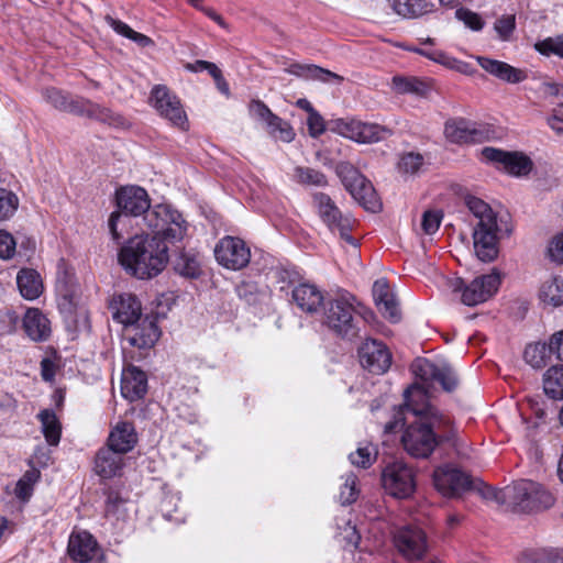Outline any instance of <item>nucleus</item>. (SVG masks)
Segmentation results:
<instances>
[{
    "instance_id": "1",
    "label": "nucleus",
    "mask_w": 563,
    "mask_h": 563,
    "mask_svg": "<svg viewBox=\"0 0 563 563\" xmlns=\"http://www.w3.org/2000/svg\"><path fill=\"white\" fill-rule=\"evenodd\" d=\"M411 369L422 384H413L404 391L405 402L396 411L394 420L386 423L385 432H394L399 426L402 427L410 413L413 420L405 429L401 443L411 456L428 457L440 442H453L456 429L449 416L430 404L427 386L437 382L445 391H452L459 379L450 365L433 363L428 358H417Z\"/></svg>"
},
{
    "instance_id": "2",
    "label": "nucleus",
    "mask_w": 563,
    "mask_h": 563,
    "mask_svg": "<svg viewBox=\"0 0 563 563\" xmlns=\"http://www.w3.org/2000/svg\"><path fill=\"white\" fill-rule=\"evenodd\" d=\"M119 211L111 213L109 230L113 240L119 241L122 232L119 227H125L130 217L139 219L137 225L152 233L161 234L170 242H180L188 232V222L183 214L169 205L161 203L151 207V200L145 189L140 186H125L117 191Z\"/></svg>"
},
{
    "instance_id": "3",
    "label": "nucleus",
    "mask_w": 563,
    "mask_h": 563,
    "mask_svg": "<svg viewBox=\"0 0 563 563\" xmlns=\"http://www.w3.org/2000/svg\"><path fill=\"white\" fill-rule=\"evenodd\" d=\"M168 243L161 234H135L119 250L118 261L122 268L137 279H151L159 275L168 263Z\"/></svg>"
},
{
    "instance_id": "4",
    "label": "nucleus",
    "mask_w": 563,
    "mask_h": 563,
    "mask_svg": "<svg viewBox=\"0 0 563 563\" xmlns=\"http://www.w3.org/2000/svg\"><path fill=\"white\" fill-rule=\"evenodd\" d=\"M360 318L366 319L364 308L349 294H340L324 308V324L336 335L352 341L358 336Z\"/></svg>"
},
{
    "instance_id": "5",
    "label": "nucleus",
    "mask_w": 563,
    "mask_h": 563,
    "mask_svg": "<svg viewBox=\"0 0 563 563\" xmlns=\"http://www.w3.org/2000/svg\"><path fill=\"white\" fill-rule=\"evenodd\" d=\"M43 97L58 110L76 114H87L88 117L113 126H121L124 124L123 117L112 112L110 109L81 98L70 99L69 96L56 88H46L43 92Z\"/></svg>"
},
{
    "instance_id": "6",
    "label": "nucleus",
    "mask_w": 563,
    "mask_h": 563,
    "mask_svg": "<svg viewBox=\"0 0 563 563\" xmlns=\"http://www.w3.org/2000/svg\"><path fill=\"white\" fill-rule=\"evenodd\" d=\"M382 485L391 497L408 499L417 489V472L404 461L390 462L382 471Z\"/></svg>"
},
{
    "instance_id": "7",
    "label": "nucleus",
    "mask_w": 563,
    "mask_h": 563,
    "mask_svg": "<svg viewBox=\"0 0 563 563\" xmlns=\"http://www.w3.org/2000/svg\"><path fill=\"white\" fill-rule=\"evenodd\" d=\"M338 174L346 190L364 209L372 212L380 210L382 203L373 185L356 168L347 163L340 164Z\"/></svg>"
},
{
    "instance_id": "8",
    "label": "nucleus",
    "mask_w": 563,
    "mask_h": 563,
    "mask_svg": "<svg viewBox=\"0 0 563 563\" xmlns=\"http://www.w3.org/2000/svg\"><path fill=\"white\" fill-rule=\"evenodd\" d=\"M507 497L525 510H539L550 508L554 497L540 484L521 479L507 488Z\"/></svg>"
},
{
    "instance_id": "9",
    "label": "nucleus",
    "mask_w": 563,
    "mask_h": 563,
    "mask_svg": "<svg viewBox=\"0 0 563 563\" xmlns=\"http://www.w3.org/2000/svg\"><path fill=\"white\" fill-rule=\"evenodd\" d=\"M333 131L357 143L379 142L390 134V130L386 126L355 119H338L333 121Z\"/></svg>"
},
{
    "instance_id": "10",
    "label": "nucleus",
    "mask_w": 563,
    "mask_h": 563,
    "mask_svg": "<svg viewBox=\"0 0 563 563\" xmlns=\"http://www.w3.org/2000/svg\"><path fill=\"white\" fill-rule=\"evenodd\" d=\"M499 285L500 276L496 272L476 277L466 286L459 278L452 283L454 290L462 291L461 299L466 306H476L486 301L497 291Z\"/></svg>"
},
{
    "instance_id": "11",
    "label": "nucleus",
    "mask_w": 563,
    "mask_h": 563,
    "mask_svg": "<svg viewBox=\"0 0 563 563\" xmlns=\"http://www.w3.org/2000/svg\"><path fill=\"white\" fill-rule=\"evenodd\" d=\"M313 202L317 207L320 218L327 224V227L333 232L338 231L344 241L356 247L357 243L355 239H353V236L350 234V230L352 229V220L341 213L331 198L325 194L319 192L313 196Z\"/></svg>"
},
{
    "instance_id": "12",
    "label": "nucleus",
    "mask_w": 563,
    "mask_h": 563,
    "mask_svg": "<svg viewBox=\"0 0 563 563\" xmlns=\"http://www.w3.org/2000/svg\"><path fill=\"white\" fill-rule=\"evenodd\" d=\"M151 103L159 115L168 120L173 125L181 130L187 129V115L180 100L166 86L156 85L153 87Z\"/></svg>"
},
{
    "instance_id": "13",
    "label": "nucleus",
    "mask_w": 563,
    "mask_h": 563,
    "mask_svg": "<svg viewBox=\"0 0 563 563\" xmlns=\"http://www.w3.org/2000/svg\"><path fill=\"white\" fill-rule=\"evenodd\" d=\"M214 256L221 266L239 271L250 263L251 251L242 239L227 235L217 243Z\"/></svg>"
},
{
    "instance_id": "14",
    "label": "nucleus",
    "mask_w": 563,
    "mask_h": 563,
    "mask_svg": "<svg viewBox=\"0 0 563 563\" xmlns=\"http://www.w3.org/2000/svg\"><path fill=\"white\" fill-rule=\"evenodd\" d=\"M249 112L252 119L265 125L267 133L273 139L286 143L295 139L296 134L291 125L274 114L263 101L252 100L249 104Z\"/></svg>"
},
{
    "instance_id": "15",
    "label": "nucleus",
    "mask_w": 563,
    "mask_h": 563,
    "mask_svg": "<svg viewBox=\"0 0 563 563\" xmlns=\"http://www.w3.org/2000/svg\"><path fill=\"white\" fill-rule=\"evenodd\" d=\"M393 541L397 551L407 560H421L428 550L424 531L417 526H402L394 532Z\"/></svg>"
},
{
    "instance_id": "16",
    "label": "nucleus",
    "mask_w": 563,
    "mask_h": 563,
    "mask_svg": "<svg viewBox=\"0 0 563 563\" xmlns=\"http://www.w3.org/2000/svg\"><path fill=\"white\" fill-rule=\"evenodd\" d=\"M482 158L487 163L496 164L498 168L505 169L508 174L521 177L528 175L533 163L527 155L518 152H505L494 147H484Z\"/></svg>"
},
{
    "instance_id": "17",
    "label": "nucleus",
    "mask_w": 563,
    "mask_h": 563,
    "mask_svg": "<svg viewBox=\"0 0 563 563\" xmlns=\"http://www.w3.org/2000/svg\"><path fill=\"white\" fill-rule=\"evenodd\" d=\"M470 476L460 468L445 464L433 471V485L444 497H456L471 487Z\"/></svg>"
},
{
    "instance_id": "18",
    "label": "nucleus",
    "mask_w": 563,
    "mask_h": 563,
    "mask_svg": "<svg viewBox=\"0 0 563 563\" xmlns=\"http://www.w3.org/2000/svg\"><path fill=\"white\" fill-rule=\"evenodd\" d=\"M444 134L452 143H481L488 140L489 130L484 124L460 119L448 121Z\"/></svg>"
},
{
    "instance_id": "19",
    "label": "nucleus",
    "mask_w": 563,
    "mask_h": 563,
    "mask_svg": "<svg viewBox=\"0 0 563 563\" xmlns=\"http://www.w3.org/2000/svg\"><path fill=\"white\" fill-rule=\"evenodd\" d=\"M358 355L361 365L373 374H384L391 364L389 350L376 340H366L360 347Z\"/></svg>"
},
{
    "instance_id": "20",
    "label": "nucleus",
    "mask_w": 563,
    "mask_h": 563,
    "mask_svg": "<svg viewBox=\"0 0 563 563\" xmlns=\"http://www.w3.org/2000/svg\"><path fill=\"white\" fill-rule=\"evenodd\" d=\"M67 552L76 563H90L102 555L95 537L88 531H74L69 536Z\"/></svg>"
},
{
    "instance_id": "21",
    "label": "nucleus",
    "mask_w": 563,
    "mask_h": 563,
    "mask_svg": "<svg viewBox=\"0 0 563 563\" xmlns=\"http://www.w3.org/2000/svg\"><path fill=\"white\" fill-rule=\"evenodd\" d=\"M161 331L154 319L144 318L131 325H125L123 340L137 349H151L157 342Z\"/></svg>"
},
{
    "instance_id": "22",
    "label": "nucleus",
    "mask_w": 563,
    "mask_h": 563,
    "mask_svg": "<svg viewBox=\"0 0 563 563\" xmlns=\"http://www.w3.org/2000/svg\"><path fill=\"white\" fill-rule=\"evenodd\" d=\"M498 223L475 227L473 232L474 251L479 261L488 263L498 256Z\"/></svg>"
},
{
    "instance_id": "23",
    "label": "nucleus",
    "mask_w": 563,
    "mask_h": 563,
    "mask_svg": "<svg viewBox=\"0 0 563 563\" xmlns=\"http://www.w3.org/2000/svg\"><path fill=\"white\" fill-rule=\"evenodd\" d=\"M110 308L113 320L125 325L140 321L142 307L136 296L132 294H119L113 297Z\"/></svg>"
},
{
    "instance_id": "24",
    "label": "nucleus",
    "mask_w": 563,
    "mask_h": 563,
    "mask_svg": "<svg viewBox=\"0 0 563 563\" xmlns=\"http://www.w3.org/2000/svg\"><path fill=\"white\" fill-rule=\"evenodd\" d=\"M373 297L379 312L390 322L400 320L398 301L385 278L377 279L373 285Z\"/></svg>"
},
{
    "instance_id": "25",
    "label": "nucleus",
    "mask_w": 563,
    "mask_h": 563,
    "mask_svg": "<svg viewBox=\"0 0 563 563\" xmlns=\"http://www.w3.org/2000/svg\"><path fill=\"white\" fill-rule=\"evenodd\" d=\"M476 60L485 71L507 84H519L528 78L525 69L516 68L506 62L485 56H478Z\"/></svg>"
},
{
    "instance_id": "26",
    "label": "nucleus",
    "mask_w": 563,
    "mask_h": 563,
    "mask_svg": "<svg viewBox=\"0 0 563 563\" xmlns=\"http://www.w3.org/2000/svg\"><path fill=\"white\" fill-rule=\"evenodd\" d=\"M147 391V376L145 372L134 365L122 371L121 395L129 401H135L145 396Z\"/></svg>"
},
{
    "instance_id": "27",
    "label": "nucleus",
    "mask_w": 563,
    "mask_h": 563,
    "mask_svg": "<svg viewBox=\"0 0 563 563\" xmlns=\"http://www.w3.org/2000/svg\"><path fill=\"white\" fill-rule=\"evenodd\" d=\"M291 298L299 310L309 314L318 312L324 302L322 291L308 283L297 285L291 291Z\"/></svg>"
},
{
    "instance_id": "28",
    "label": "nucleus",
    "mask_w": 563,
    "mask_h": 563,
    "mask_svg": "<svg viewBox=\"0 0 563 563\" xmlns=\"http://www.w3.org/2000/svg\"><path fill=\"white\" fill-rule=\"evenodd\" d=\"M22 327L25 334L34 342H44L51 335V322L37 308H29L23 317Z\"/></svg>"
},
{
    "instance_id": "29",
    "label": "nucleus",
    "mask_w": 563,
    "mask_h": 563,
    "mask_svg": "<svg viewBox=\"0 0 563 563\" xmlns=\"http://www.w3.org/2000/svg\"><path fill=\"white\" fill-rule=\"evenodd\" d=\"M122 454L110 445L101 448L95 459L96 473L102 478L119 476L123 467Z\"/></svg>"
},
{
    "instance_id": "30",
    "label": "nucleus",
    "mask_w": 563,
    "mask_h": 563,
    "mask_svg": "<svg viewBox=\"0 0 563 563\" xmlns=\"http://www.w3.org/2000/svg\"><path fill=\"white\" fill-rule=\"evenodd\" d=\"M16 285L21 296L30 301L37 299L44 290L41 275L33 268L20 269L16 275Z\"/></svg>"
},
{
    "instance_id": "31",
    "label": "nucleus",
    "mask_w": 563,
    "mask_h": 563,
    "mask_svg": "<svg viewBox=\"0 0 563 563\" xmlns=\"http://www.w3.org/2000/svg\"><path fill=\"white\" fill-rule=\"evenodd\" d=\"M128 501L119 493L109 492L106 500L104 516L117 529L122 530L124 522L129 519Z\"/></svg>"
},
{
    "instance_id": "32",
    "label": "nucleus",
    "mask_w": 563,
    "mask_h": 563,
    "mask_svg": "<svg viewBox=\"0 0 563 563\" xmlns=\"http://www.w3.org/2000/svg\"><path fill=\"white\" fill-rule=\"evenodd\" d=\"M286 70L297 77L319 80L322 82H341L343 79L340 75L312 64L294 63L290 64Z\"/></svg>"
},
{
    "instance_id": "33",
    "label": "nucleus",
    "mask_w": 563,
    "mask_h": 563,
    "mask_svg": "<svg viewBox=\"0 0 563 563\" xmlns=\"http://www.w3.org/2000/svg\"><path fill=\"white\" fill-rule=\"evenodd\" d=\"M135 443L136 433L133 424L130 422L118 423L108 439V445L122 453L131 451Z\"/></svg>"
},
{
    "instance_id": "34",
    "label": "nucleus",
    "mask_w": 563,
    "mask_h": 563,
    "mask_svg": "<svg viewBox=\"0 0 563 563\" xmlns=\"http://www.w3.org/2000/svg\"><path fill=\"white\" fill-rule=\"evenodd\" d=\"M41 431L49 446H57L62 437V423L53 409H43L37 413Z\"/></svg>"
},
{
    "instance_id": "35",
    "label": "nucleus",
    "mask_w": 563,
    "mask_h": 563,
    "mask_svg": "<svg viewBox=\"0 0 563 563\" xmlns=\"http://www.w3.org/2000/svg\"><path fill=\"white\" fill-rule=\"evenodd\" d=\"M180 495L178 492L163 490V496L159 501V511L162 516L175 523H183L186 520V514L179 509Z\"/></svg>"
},
{
    "instance_id": "36",
    "label": "nucleus",
    "mask_w": 563,
    "mask_h": 563,
    "mask_svg": "<svg viewBox=\"0 0 563 563\" xmlns=\"http://www.w3.org/2000/svg\"><path fill=\"white\" fill-rule=\"evenodd\" d=\"M539 298L553 307L563 305V277L552 276L545 279L539 289Z\"/></svg>"
},
{
    "instance_id": "37",
    "label": "nucleus",
    "mask_w": 563,
    "mask_h": 563,
    "mask_svg": "<svg viewBox=\"0 0 563 563\" xmlns=\"http://www.w3.org/2000/svg\"><path fill=\"white\" fill-rule=\"evenodd\" d=\"M543 390L554 400L563 399V365L548 368L543 375Z\"/></svg>"
},
{
    "instance_id": "38",
    "label": "nucleus",
    "mask_w": 563,
    "mask_h": 563,
    "mask_svg": "<svg viewBox=\"0 0 563 563\" xmlns=\"http://www.w3.org/2000/svg\"><path fill=\"white\" fill-rule=\"evenodd\" d=\"M394 10L404 18H416L428 13L434 4L430 0H394Z\"/></svg>"
},
{
    "instance_id": "39",
    "label": "nucleus",
    "mask_w": 563,
    "mask_h": 563,
    "mask_svg": "<svg viewBox=\"0 0 563 563\" xmlns=\"http://www.w3.org/2000/svg\"><path fill=\"white\" fill-rule=\"evenodd\" d=\"M335 537L345 542V545L356 548L360 543L361 536L356 526L352 521V515L349 512L346 516H340L335 519Z\"/></svg>"
},
{
    "instance_id": "40",
    "label": "nucleus",
    "mask_w": 563,
    "mask_h": 563,
    "mask_svg": "<svg viewBox=\"0 0 563 563\" xmlns=\"http://www.w3.org/2000/svg\"><path fill=\"white\" fill-rule=\"evenodd\" d=\"M466 206L468 210L478 219L476 227L494 225L497 222V217L493 209L485 201L477 197H467Z\"/></svg>"
},
{
    "instance_id": "41",
    "label": "nucleus",
    "mask_w": 563,
    "mask_h": 563,
    "mask_svg": "<svg viewBox=\"0 0 563 563\" xmlns=\"http://www.w3.org/2000/svg\"><path fill=\"white\" fill-rule=\"evenodd\" d=\"M391 87L397 93L401 95L410 93L424 96L428 91L427 84L415 77L395 76Z\"/></svg>"
},
{
    "instance_id": "42",
    "label": "nucleus",
    "mask_w": 563,
    "mask_h": 563,
    "mask_svg": "<svg viewBox=\"0 0 563 563\" xmlns=\"http://www.w3.org/2000/svg\"><path fill=\"white\" fill-rule=\"evenodd\" d=\"M550 354H552L550 343L534 342L526 346L523 357L533 368H540L545 364Z\"/></svg>"
},
{
    "instance_id": "43",
    "label": "nucleus",
    "mask_w": 563,
    "mask_h": 563,
    "mask_svg": "<svg viewBox=\"0 0 563 563\" xmlns=\"http://www.w3.org/2000/svg\"><path fill=\"white\" fill-rule=\"evenodd\" d=\"M40 471L36 468L26 471L16 482L14 488L15 497L21 501H27L33 495L34 485L40 479Z\"/></svg>"
},
{
    "instance_id": "44",
    "label": "nucleus",
    "mask_w": 563,
    "mask_h": 563,
    "mask_svg": "<svg viewBox=\"0 0 563 563\" xmlns=\"http://www.w3.org/2000/svg\"><path fill=\"white\" fill-rule=\"evenodd\" d=\"M292 179L301 185L324 187L328 184L327 177L320 170L298 166L294 169Z\"/></svg>"
},
{
    "instance_id": "45",
    "label": "nucleus",
    "mask_w": 563,
    "mask_h": 563,
    "mask_svg": "<svg viewBox=\"0 0 563 563\" xmlns=\"http://www.w3.org/2000/svg\"><path fill=\"white\" fill-rule=\"evenodd\" d=\"M342 478L343 483L340 485L339 500L342 505H351L356 501L360 494L357 476L351 472Z\"/></svg>"
},
{
    "instance_id": "46",
    "label": "nucleus",
    "mask_w": 563,
    "mask_h": 563,
    "mask_svg": "<svg viewBox=\"0 0 563 563\" xmlns=\"http://www.w3.org/2000/svg\"><path fill=\"white\" fill-rule=\"evenodd\" d=\"M424 165V157L420 153L408 152L400 156L398 169L404 175H416Z\"/></svg>"
},
{
    "instance_id": "47",
    "label": "nucleus",
    "mask_w": 563,
    "mask_h": 563,
    "mask_svg": "<svg viewBox=\"0 0 563 563\" xmlns=\"http://www.w3.org/2000/svg\"><path fill=\"white\" fill-rule=\"evenodd\" d=\"M19 208L18 196L5 188H0V221L11 219Z\"/></svg>"
},
{
    "instance_id": "48",
    "label": "nucleus",
    "mask_w": 563,
    "mask_h": 563,
    "mask_svg": "<svg viewBox=\"0 0 563 563\" xmlns=\"http://www.w3.org/2000/svg\"><path fill=\"white\" fill-rule=\"evenodd\" d=\"M377 456V451L374 445L368 444L360 446L355 452L349 455V459L353 465L366 468L371 466Z\"/></svg>"
},
{
    "instance_id": "49",
    "label": "nucleus",
    "mask_w": 563,
    "mask_h": 563,
    "mask_svg": "<svg viewBox=\"0 0 563 563\" xmlns=\"http://www.w3.org/2000/svg\"><path fill=\"white\" fill-rule=\"evenodd\" d=\"M515 29V14H504L500 18H498L494 23V30L496 31L498 38L503 42L510 41Z\"/></svg>"
},
{
    "instance_id": "50",
    "label": "nucleus",
    "mask_w": 563,
    "mask_h": 563,
    "mask_svg": "<svg viewBox=\"0 0 563 563\" xmlns=\"http://www.w3.org/2000/svg\"><path fill=\"white\" fill-rule=\"evenodd\" d=\"M442 212L439 210H427L422 214L421 229L426 234H434L441 224Z\"/></svg>"
},
{
    "instance_id": "51",
    "label": "nucleus",
    "mask_w": 563,
    "mask_h": 563,
    "mask_svg": "<svg viewBox=\"0 0 563 563\" xmlns=\"http://www.w3.org/2000/svg\"><path fill=\"white\" fill-rule=\"evenodd\" d=\"M537 49L544 55L554 54L563 57V35L548 37L536 45Z\"/></svg>"
},
{
    "instance_id": "52",
    "label": "nucleus",
    "mask_w": 563,
    "mask_h": 563,
    "mask_svg": "<svg viewBox=\"0 0 563 563\" xmlns=\"http://www.w3.org/2000/svg\"><path fill=\"white\" fill-rule=\"evenodd\" d=\"M16 241L7 230H0V258L10 260L14 256Z\"/></svg>"
},
{
    "instance_id": "53",
    "label": "nucleus",
    "mask_w": 563,
    "mask_h": 563,
    "mask_svg": "<svg viewBox=\"0 0 563 563\" xmlns=\"http://www.w3.org/2000/svg\"><path fill=\"white\" fill-rule=\"evenodd\" d=\"M548 548L526 549L518 556V563H549Z\"/></svg>"
},
{
    "instance_id": "54",
    "label": "nucleus",
    "mask_w": 563,
    "mask_h": 563,
    "mask_svg": "<svg viewBox=\"0 0 563 563\" xmlns=\"http://www.w3.org/2000/svg\"><path fill=\"white\" fill-rule=\"evenodd\" d=\"M176 269L180 275L189 278H196L200 275V265L195 257H181L177 263Z\"/></svg>"
},
{
    "instance_id": "55",
    "label": "nucleus",
    "mask_w": 563,
    "mask_h": 563,
    "mask_svg": "<svg viewBox=\"0 0 563 563\" xmlns=\"http://www.w3.org/2000/svg\"><path fill=\"white\" fill-rule=\"evenodd\" d=\"M456 16L473 31H481L484 27V21L481 15L467 9H459Z\"/></svg>"
},
{
    "instance_id": "56",
    "label": "nucleus",
    "mask_w": 563,
    "mask_h": 563,
    "mask_svg": "<svg viewBox=\"0 0 563 563\" xmlns=\"http://www.w3.org/2000/svg\"><path fill=\"white\" fill-rule=\"evenodd\" d=\"M307 126L312 137H318L325 131L324 120L318 111L308 115Z\"/></svg>"
},
{
    "instance_id": "57",
    "label": "nucleus",
    "mask_w": 563,
    "mask_h": 563,
    "mask_svg": "<svg viewBox=\"0 0 563 563\" xmlns=\"http://www.w3.org/2000/svg\"><path fill=\"white\" fill-rule=\"evenodd\" d=\"M548 126L558 135L563 134V104L553 109V113L547 118Z\"/></svg>"
},
{
    "instance_id": "58",
    "label": "nucleus",
    "mask_w": 563,
    "mask_h": 563,
    "mask_svg": "<svg viewBox=\"0 0 563 563\" xmlns=\"http://www.w3.org/2000/svg\"><path fill=\"white\" fill-rule=\"evenodd\" d=\"M548 252L552 261L563 263V231L551 240Z\"/></svg>"
},
{
    "instance_id": "59",
    "label": "nucleus",
    "mask_w": 563,
    "mask_h": 563,
    "mask_svg": "<svg viewBox=\"0 0 563 563\" xmlns=\"http://www.w3.org/2000/svg\"><path fill=\"white\" fill-rule=\"evenodd\" d=\"M107 24L118 34L129 38L131 36V33H132V29L124 22L115 19V18H112L110 15H107L104 18Z\"/></svg>"
},
{
    "instance_id": "60",
    "label": "nucleus",
    "mask_w": 563,
    "mask_h": 563,
    "mask_svg": "<svg viewBox=\"0 0 563 563\" xmlns=\"http://www.w3.org/2000/svg\"><path fill=\"white\" fill-rule=\"evenodd\" d=\"M550 349L552 354L563 362V330L554 333L550 338Z\"/></svg>"
},
{
    "instance_id": "61",
    "label": "nucleus",
    "mask_w": 563,
    "mask_h": 563,
    "mask_svg": "<svg viewBox=\"0 0 563 563\" xmlns=\"http://www.w3.org/2000/svg\"><path fill=\"white\" fill-rule=\"evenodd\" d=\"M1 319L3 322L9 323L8 329L5 331L10 333L15 331L19 324L20 317L16 311L9 309L1 316Z\"/></svg>"
},
{
    "instance_id": "62",
    "label": "nucleus",
    "mask_w": 563,
    "mask_h": 563,
    "mask_svg": "<svg viewBox=\"0 0 563 563\" xmlns=\"http://www.w3.org/2000/svg\"><path fill=\"white\" fill-rule=\"evenodd\" d=\"M49 460H51L49 452L42 446H37L33 453L32 461L40 466H46L48 464Z\"/></svg>"
},
{
    "instance_id": "63",
    "label": "nucleus",
    "mask_w": 563,
    "mask_h": 563,
    "mask_svg": "<svg viewBox=\"0 0 563 563\" xmlns=\"http://www.w3.org/2000/svg\"><path fill=\"white\" fill-rule=\"evenodd\" d=\"M133 42H135L141 47H147L154 45V42L151 37L145 34L139 33L136 31H132L131 36L129 37Z\"/></svg>"
},
{
    "instance_id": "64",
    "label": "nucleus",
    "mask_w": 563,
    "mask_h": 563,
    "mask_svg": "<svg viewBox=\"0 0 563 563\" xmlns=\"http://www.w3.org/2000/svg\"><path fill=\"white\" fill-rule=\"evenodd\" d=\"M549 563H563V549L548 548Z\"/></svg>"
}]
</instances>
